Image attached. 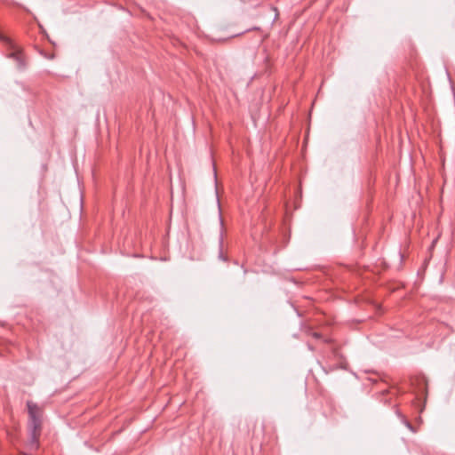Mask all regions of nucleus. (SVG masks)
<instances>
[{
  "mask_svg": "<svg viewBox=\"0 0 455 455\" xmlns=\"http://www.w3.org/2000/svg\"><path fill=\"white\" fill-rule=\"evenodd\" d=\"M28 415H29V430H30V439H29V449L30 451L36 450L38 448V438L41 432V410L37 406V404L33 402L28 401L27 403Z\"/></svg>",
  "mask_w": 455,
  "mask_h": 455,
  "instance_id": "1",
  "label": "nucleus"
},
{
  "mask_svg": "<svg viewBox=\"0 0 455 455\" xmlns=\"http://www.w3.org/2000/svg\"><path fill=\"white\" fill-rule=\"evenodd\" d=\"M0 40L5 46V56L12 59L16 63L19 70L23 71L27 68V60L22 49L18 46L11 38L0 33Z\"/></svg>",
  "mask_w": 455,
  "mask_h": 455,
  "instance_id": "2",
  "label": "nucleus"
},
{
  "mask_svg": "<svg viewBox=\"0 0 455 455\" xmlns=\"http://www.w3.org/2000/svg\"><path fill=\"white\" fill-rule=\"evenodd\" d=\"M222 243H223V241H222V238H220V253H219V258L220 259H222L223 261H227L228 258L224 255V253L222 251Z\"/></svg>",
  "mask_w": 455,
  "mask_h": 455,
  "instance_id": "3",
  "label": "nucleus"
},
{
  "mask_svg": "<svg viewBox=\"0 0 455 455\" xmlns=\"http://www.w3.org/2000/svg\"><path fill=\"white\" fill-rule=\"evenodd\" d=\"M312 336H313V338H315V339H319V338H320V336H319L318 332H316V331H314V332L312 333Z\"/></svg>",
  "mask_w": 455,
  "mask_h": 455,
  "instance_id": "4",
  "label": "nucleus"
},
{
  "mask_svg": "<svg viewBox=\"0 0 455 455\" xmlns=\"http://www.w3.org/2000/svg\"><path fill=\"white\" fill-rule=\"evenodd\" d=\"M404 423H405V425H406V427H409L410 429H411V428H412V427H411V423H410V422H408V421H406V420H405V421H404Z\"/></svg>",
  "mask_w": 455,
  "mask_h": 455,
  "instance_id": "5",
  "label": "nucleus"
}]
</instances>
